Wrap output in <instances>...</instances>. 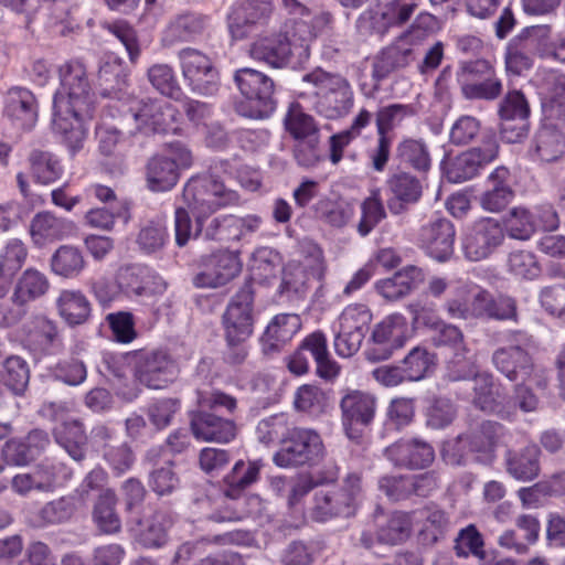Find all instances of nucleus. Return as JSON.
Here are the masks:
<instances>
[{
    "mask_svg": "<svg viewBox=\"0 0 565 565\" xmlns=\"http://www.w3.org/2000/svg\"><path fill=\"white\" fill-rule=\"evenodd\" d=\"M183 200L195 216V230L184 207L175 210V242L184 246L194 236L206 241L228 242L226 215L209 220V215L220 207L236 204L238 194L227 188L213 174L191 179L183 190Z\"/></svg>",
    "mask_w": 565,
    "mask_h": 565,
    "instance_id": "f257e3e1",
    "label": "nucleus"
},
{
    "mask_svg": "<svg viewBox=\"0 0 565 565\" xmlns=\"http://www.w3.org/2000/svg\"><path fill=\"white\" fill-rule=\"evenodd\" d=\"M60 81L61 87L54 96L53 128L74 153L83 147L86 136L83 122L92 117L95 97L79 62L62 65Z\"/></svg>",
    "mask_w": 565,
    "mask_h": 565,
    "instance_id": "f03ea898",
    "label": "nucleus"
},
{
    "mask_svg": "<svg viewBox=\"0 0 565 565\" xmlns=\"http://www.w3.org/2000/svg\"><path fill=\"white\" fill-rule=\"evenodd\" d=\"M122 113V128L128 135H134L139 130L152 132L174 131L177 110L167 100L162 98H130L129 104L119 102Z\"/></svg>",
    "mask_w": 565,
    "mask_h": 565,
    "instance_id": "7ed1b4c3",
    "label": "nucleus"
},
{
    "mask_svg": "<svg viewBox=\"0 0 565 565\" xmlns=\"http://www.w3.org/2000/svg\"><path fill=\"white\" fill-rule=\"evenodd\" d=\"M126 74L121 68L120 64L117 63H105L100 66L98 72V81L100 85V94L104 97L115 99V102L108 105V111L113 117V110L118 113V125L102 124L96 131L99 150L105 156H110L115 152L118 142L124 134H127L126 129L122 128V113L119 107V102L124 99L125 87L127 85Z\"/></svg>",
    "mask_w": 565,
    "mask_h": 565,
    "instance_id": "20e7f679",
    "label": "nucleus"
},
{
    "mask_svg": "<svg viewBox=\"0 0 565 565\" xmlns=\"http://www.w3.org/2000/svg\"><path fill=\"white\" fill-rule=\"evenodd\" d=\"M303 82L313 86L315 107L324 117L334 119L350 111L353 105V92L349 82L340 74L317 68L306 74Z\"/></svg>",
    "mask_w": 565,
    "mask_h": 565,
    "instance_id": "39448f33",
    "label": "nucleus"
},
{
    "mask_svg": "<svg viewBox=\"0 0 565 565\" xmlns=\"http://www.w3.org/2000/svg\"><path fill=\"white\" fill-rule=\"evenodd\" d=\"M324 456V446L320 435L309 428L290 426L286 436L280 439L273 461L280 468L313 466Z\"/></svg>",
    "mask_w": 565,
    "mask_h": 565,
    "instance_id": "423d86ee",
    "label": "nucleus"
},
{
    "mask_svg": "<svg viewBox=\"0 0 565 565\" xmlns=\"http://www.w3.org/2000/svg\"><path fill=\"white\" fill-rule=\"evenodd\" d=\"M361 481L360 473L350 472L340 489L316 491L309 510L310 518L317 522H326L337 516L354 515L362 492Z\"/></svg>",
    "mask_w": 565,
    "mask_h": 565,
    "instance_id": "0eeeda50",
    "label": "nucleus"
},
{
    "mask_svg": "<svg viewBox=\"0 0 565 565\" xmlns=\"http://www.w3.org/2000/svg\"><path fill=\"white\" fill-rule=\"evenodd\" d=\"M125 359L132 365L135 379L151 390L168 387L179 373L175 360L166 350L134 351Z\"/></svg>",
    "mask_w": 565,
    "mask_h": 565,
    "instance_id": "6e6552de",
    "label": "nucleus"
},
{
    "mask_svg": "<svg viewBox=\"0 0 565 565\" xmlns=\"http://www.w3.org/2000/svg\"><path fill=\"white\" fill-rule=\"evenodd\" d=\"M424 36L425 33L420 30L411 29L383 49L373 62L372 77L381 82L393 72L412 64L419 55Z\"/></svg>",
    "mask_w": 565,
    "mask_h": 565,
    "instance_id": "1a4fd4ad",
    "label": "nucleus"
},
{
    "mask_svg": "<svg viewBox=\"0 0 565 565\" xmlns=\"http://www.w3.org/2000/svg\"><path fill=\"white\" fill-rule=\"evenodd\" d=\"M234 81L237 88L253 106L249 110L239 108L241 115L262 119L268 117L275 109L274 82L264 73L253 68H241L235 72Z\"/></svg>",
    "mask_w": 565,
    "mask_h": 565,
    "instance_id": "9d476101",
    "label": "nucleus"
},
{
    "mask_svg": "<svg viewBox=\"0 0 565 565\" xmlns=\"http://www.w3.org/2000/svg\"><path fill=\"white\" fill-rule=\"evenodd\" d=\"M492 363L511 382H533L541 390L547 387L545 371L536 367L532 355L520 345L497 349L492 354Z\"/></svg>",
    "mask_w": 565,
    "mask_h": 565,
    "instance_id": "9b49d317",
    "label": "nucleus"
},
{
    "mask_svg": "<svg viewBox=\"0 0 565 565\" xmlns=\"http://www.w3.org/2000/svg\"><path fill=\"white\" fill-rule=\"evenodd\" d=\"M183 78L191 90L202 96H213L220 88L218 71L211 57L194 47H184L178 52Z\"/></svg>",
    "mask_w": 565,
    "mask_h": 565,
    "instance_id": "f8f14e48",
    "label": "nucleus"
},
{
    "mask_svg": "<svg viewBox=\"0 0 565 565\" xmlns=\"http://www.w3.org/2000/svg\"><path fill=\"white\" fill-rule=\"evenodd\" d=\"M299 41L290 34V25L286 24L284 33L262 36L254 41L249 49L253 58L262 61L273 67L285 66L297 67L302 65L309 57H300L297 53Z\"/></svg>",
    "mask_w": 565,
    "mask_h": 565,
    "instance_id": "ddd939ff",
    "label": "nucleus"
},
{
    "mask_svg": "<svg viewBox=\"0 0 565 565\" xmlns=\"http://www.w3.org/2000/svg\"><path fill=\"white\" fill-rule=\"evenodd\" d=\"M504 231L498 220L481 217L467 227L461 238V249L470 262L489 258L503 243Z\"/></svg>",
    "mask_w": 565,
    "mask_h": 565,
    "instance_id": "4468645a",
    "label": "nucleus"
},
{
    "mask_svg": "<svg viewBox=\"0 0 565 565\" xmlns=\"http://www.w3.org/2000/svg\"><path fill=\"white\" fill-rule=\"evenodd\" d=\"M504 435V427L497 422H483L469 433L460 435L444 448V457L451 465H461L462 451L468 448L473 452L491 454Z\"/></svg>",
    "mask_w": 565,
    "mask_h": 565,
    "instance_id": "2eb2a0df",
    "label": "nucleus"
},
{
    "mask_svg": "<svg viewBox=\"0 0 565 565\" xmlns=\"http://www.w3.org/2000/svg\"><path fill=\"white\" fill-rule=\"evenodd\" d=\"M499 145L493 135H487L480 147L467 150L445 166L448 181L461 183L476 177L480 169L498 157Z\"/></svg>",
    "mask_w": 565,
    "mask_h": 565,
    "instance_id": "dca6fc26",
    "label": "nucleus"
},
{
    "mask_svg": "<svg viewBox=\"0 0 565 565\" xmlns=\"http://www.w3.org/2000/svg\"><path fill=\"white\" fill-rule=\"evenodd\" d=\"M254 296L250 286L245 285L231 299L222 317L224 339L248 340L253 334Z\"/></svg>",
    "mask_w": 565,
    "mask_h": 565,
    "instance_id": "f3484780",
    "label": "nucleus"
},
{
    "mask_svg": "<svg viewBox=\"0 0 565 565\" xmlns=\"http://www.w3.org/2000/svg\"><path fill=\"white\" fill-rule=\"evenodd\" d=\"M407 330L406 319L394 313L374 327L370 343L364 352L366 360L380 362L392 356L395 350L405 343Z\"/></svg>",
    "mask_w": 565,
    "mask_h": 565,
    "instance_id": "a211bd4d",
    "label": "nucleus"
},
{
    "mask_svg": "<svg viewBox=\"0 0 565 565\" xmlns=\"http://www.w3.org/2000/svg\"><path fill=\"white\" fill-rule=\"evenodd\" d=\"M200 266V271L193 277V285L198 288H218L242 270L238 254L227 249L203 256Z\"/></svg>",
    "mask_w": 565,
    "mask_h": 565,
    "instance_id": "6ab92c4d",
    "label": "nucleus"
},
{
    "mask_svg": "<svg viewBox=\"0 0 565 565\" xmlns=\"http://www.w3.org/2000/svg\"><path fill=\"white\" fill-rule=\"evenodd\" d=\"M269 0H246L233 7L228 29L234 39L246 38L254 26L263 25L273 13Z\"/></svg>",
    "mask_w": 565,
    "mask_h": 565,
    "instance_id": "aec40b11",
    "label": "nucleus"
},
{
    "mask_svg": "<svg viewBox=\"0 0 565 565\" xmlns=\"http://www.w3.org/2000/svg\"><path fill=\"white\" fill-rule=\"evenodd\" d=\"M136 529L137 540L145 547H161L168 541V531L173 524V518L169 511L143 509L141 515L130 520Z\"/></svg>",
    "mask_w": 565,
    "mask_h": 565,
    "instance_id": "412c9836",
    "label": "nucleus"
},
{
    "mask_svg": "<svg viewBox=\"0 0 565 565\" xmlns=\"http://www.w3.org/2000/svg\"><path fill=\"white\" fill-rule=\"evenodd\" d=\"M21 332L23 347L35 358L47 354L60 338L56 323L43 315L32 316Z\"/></svg>",
    "mask_w": 565,
    "mask_h": 565,
    "instance_id": "4be33fe9",
    "label": "nucleus"
},
{
    "mask_svg": "<svg viewBox=\"0 0 565 565\" xmlns=\"http://www.w3.org/2000/svg\"><path fill=\"white\" fill-rule=\"evenodd\" d=\"M342 423L349 437L356 426H367L374 418L376 399L362 391H349L340 402Z\"/></svg>",
    "mask_w": 565,
    "mask_h": 565,
    "instance_id": "5701e85b",
    "label": "nucleus"
},
{
    "mask_svg": "<svg viewBox=\"0 0 565 565\" xmlns=\"http://www.w3.org/2000/svg\"><path fill=\"white\" fill-rule=\"evenodd\" d=\"M419 242L435 259L444 262L454 253L455 228L450 221L438 218L423 226Z\"/></svg>",
    "mask_w": 565,
    "mask_h": 565,
    "instance_id": "b1692460",
    "label": "nucleus"
},
{
    "mask_svg": "<svg viewBox=\"0 0 565 565\" xmlns=\"http://www.w3.org/2000/svg\"><path fill=\"white\" fill-rule=\"evenodd\" d=\"M193 436L202 441L228 443L236 435L235 423L214 414L196 411L190 414Z\"/></svg>",
    "mask_w": 565,
    "mask_h": 565,
    "instance_id": "393cba45",
    "label": "nucleus"
},
{
    "mask_svg": "<svg viewBox=\"0 0 565 565\" xmlns=\"http://www.w3.org/2000/svg\"><path fill=\"white\" fill-rule=\"evenodd\" d=\"M386 457L398 467L423 469L435 458L430 445L419 440H399L385 449Z\"/></svg>",
    "mask_w": 565,
    "mask_h": 565,
    "instance_id": "a878e982",
    "label": "nucleus"
},
{
    "mask_svg": "<svg viewBox=\"0 0 565 565\" xmlns=\"http://www.w3.org/2000/svg\"><path fill=\"white\" fill-rule=\"evenodd\" d=\"M207 25V18L198 12H182L172 18L162 34L164 46L179 42H193L200 38Z\"/></svg>",
    "mask_w": 565,
    "mask_h": 565,
    "instance_id": "bb28decb",
    "label": "nucleus"
},
{
    "mask_svg": "<svg viewBox=\"0 0 565 565\" xmlns=\"http://www.w3.org/2000/svg\"><path fill=\"white\" fill-rule=\"evenodd\" d=\"M387 186L393 194L387 201V206L395 215L404 213L408 205L417 203L423 195L420 180L408 172L393 174L387 180Z\"/></svg>",
    "mask_w": 565,
    "mask_h": 565,
    "instance_id": "cd10ccee",
    "label": "nucleus"
},
{
    "mask_svg": "<svg viewBox=\"0 0 565 565\" xmlns=\"http://www.w3.org/2000/svg\"><path fill=\"white\" fill-rule=\"evenodd\" d=\"M416 8L415 2L392 0L369 11V20L376 33L384 34L391 26L406 23Z\"/></svg>",
    "mask_w": 565,
    "mask_h": 565,
    "instance_id": "c85d7f7f",
    "label": "nucleus"
},
{
    "mask_svg": "<svg viewBox=\"0 0 565 565\" xmlns=\"http://www.w3.org/2000/svg\"><path fill=\"white\" fill-rule=\"evenodd\" d=\"M424 278L420 268L409 265L396 271L392 277L377 281L375 288L383 298L395 301L417 288Z\"/></svg>",
    "mask_w": 565,
    "mask_h": 565,
    "instance_id": "c756f323",
    "label": "nucleus"
},
{
    "mask_svg": "<svg viewBox=\"0 0 565 565\" xmlns=\"http://www.w3.org/2000/svg\"><path fill=\"white\" fill-rule=\"evenodd\" d=\"M151 279L148 270L139 265L121 267L117 274L118 288L130 298L149 297L166 288L163 282L152 288Z\"/></svg>",
    "mask_w": 565,
    "mask_h": 565,
    "instance_id": "7c9ffc66",
    "label": "nucleus"
},
{
    "mask_svg": "<svg viewBox=\"0 0 565 565\" xmlns=\"http://www.w3.org/2000/svg\"><path fill=\"white\" fill-rule=\"evenodd\" d=\"M47 276L36 268H26L18 278L10 297L12 303L28 306L45 296L50 289Z\"/></svg>",
    "mask_w": 565,
    "mask_h": 565,
    "instance_id": "2f4dec72",
    "label": "nucleus"
},
{
    "mask_svg": "<svg viewBox=\"0 0 565 565\" xmlns=\"http://www.w3.org/2000/svg\"><path fill=\"white\" fill-rule=\"evenodd\" d=\"M333 21L330 12H320L315 15L311 22L305 20H295L290 25V34L299 41L297 46V54L300 57L310 56L311 42L324 30H327Z\"/></svg>",
    "mask_w": 565,
    "mask_h": 565,
    "instance_id": "473e14b6",
    "label": "nucleus"
},
{
    "mask_svg": "<svg viewBox=\"0 0 565 565\" xmlns=\"http://www.w3.org/2000/svg\"><path fill=\"white\" fill-rule=\"evenodd\" d=\"M117 497L113 489L100 491L94 505L93 520L104 534H116L121 530V521L116 512Z\"/></svg>",
    "mask_w": 565,
    "mask_h": 565,
    "instance_id": "72a5a7b5",
    "label": "nucleus"
},
{
    "mask_svg": "<svg viewBox=\"0 0 565 565\" xmlns=\"http://www.w3.org/2000/svg\"><path fill=\"white\" fill-rule=\"evenodd\" d=\"M415 512H393L383 523L377 524V541L385 544H399L406 541L412 533Z\"/></svg>",
    "mask_w": 565,
    "mask_h": 565,
    "instance_id": "f704fd0d",
    "label": "nucleus"
},
{
    "mask_svg": "<svg viewBox=\"0 0 565 565\" xmlns=\"http://www.w3.org/2000/svg\"><path fill=\"white\" fill-rule=\"evenodd\" d=\"M55 440L76 461L85 458L86 434L78 420H65L54 428Z\"/></svg>",
    "mask_w": 565,
    "mask_h": 565,
    "instance_id": "c9c22d12",
    "label": "nucleus"
},
{
    "mask_svg": "<svg viewBox=\"0 0 565 565\" xmlns=\"http://www.w3.org/2000/svg\"><path fill=\"white\" fill-rule=\"evenodd\" d=\"M539 448L534 445L526 446L521 451H508L507 470L515 479L530 481L537 477Z\"/></svg>",
    "mask_w": 565,
    "mask_h": 565,
    "instance_id": "e433bc0d",
    "label": "nucleus"
},
{
    "mask_svg": "<svg viewBox=\"0 0 565 565\" xmlns=\"http://www.w3.org/2000/svg\"><path fill=\"white\" fill-rule=\"evenodd\" d=\"M260 463L257 461L235 462L231 472L224 477L226 486L224 493L227 498L237 499L242 492L258 480Z\"/></svg>",
    "mask_w": 565,
    "mask_h": 565,
    "instance_id": "4c0bfd02",
    "label": "nucleus"
},
{
    "mask_svg": "<svg viewBox=\"0 0 565 565\" xmlns=\"http://www.w3.org/2000/svg\"><path fill=\"white\" fill-rule=\"evenodd\" d=\"M51 270L63 278H76L86 266L82 250L73 245L60 246L51 257Z\"/></svg>",
    "mask_w": 565,
    "mask_h": 565,
    "instance_id": "58836bf2",
    "label": "nucleus"
},
{
    "mask_svg": "<svg viewBox=\"0 0 565 565\" xmlns=\"http://www.w3.org/2000/svg\"><path fill=\"white\" fill-rule=\"evenodd\" d=\"M179 179L177 164L166 156H154L147 166V182L152 191H168Z\"/></svg>",
    "mask_w": 565,
    "mask_h": 565,
    "instance_id": "ea45409f",
    "label": "nucleus"
},
{
    "mask_svg": "<svg viewBox=\"0 0 565 565\" xmlns=\"http://www.w3.org/2000/svg\"><path fill=\"white\" fill-rule=\"evenodd\" d=\"M60 316L71 326L84 323L90 312L86 297L77 290H63L56 299Z\"/></svg>",
    "mask_w": 565,
    "mask_h": 565,
    "instance_id": "a19ab883",
    "label": "nucleus"
},
{
    "mask_svg": "<svg viewBox=\"0 0 565 565\" xmlns=\"http://www.w3.org/2000/svg\"><path fill=\"white\" fill-rule=\"evenodd\" d=\"M66 228L64 220L47 211L35 214L30 224L32 239L39 246L62 238Z\"/></svg>",
    "mask_w": 565,
    "mask_h": 565,
    "instance_id": "79ce46f5",
    "label": "nucleus"
},
{
    "mask_svg": "<svg viewBox=\"0 0 565 565\" xmlns=\"http://www.w3.org/2000/svg\"><path fill=\"white\" fill-rule=\"evenodd\" d=\"M6 111L17 120L33 124L38 116L34 95L25 88H11L6 99Z\"/></svg>",
    "mask_w": 565,
    "mask_h": 565,
    "instance_id": "37998d69",
    "label": "nucleus"
},
{
    "mask_svg": "<svg viewBox=\"0 0 565 565\" xmlns=\"http://www.w3.org/2000/svg\"><path fill=\"white\" fill-rule=\"evenodd\" d=\"M534 149L542 161H557L565 152V136L558 129L545 125L535 135Z\"/></svg>",
    "mask_w": 565,
    "mask_h": 565,
    "instance_id": "c03bdc74",
    "label": "nucleus"
},
{
    "mask_svg": "<svg viewBox=\"0 0 565 565\" xmlns=\"http://www.w3.org/2000/svg\"><path fill=\"white\" fill-rule=\"evenodd\" d=\"M414 512L423 522L419 534L426 544L436 543L450 525L447 513L436 505L430 504Z\"/></svg>",
    "mask_w": 565,
    "mask_h": 565,
    "instance_id": "a18cd8bd",
    "label": "nucleus"
},
{
    "mask_svg": "<svg viewBox=\"0 0 565 565\" xmlns=\"http://www.w3.org/2000/svg\"><path fill=\"white\" fill-rule=\"evenodd\" d=\"M28 256L24 244L17 238L10 239L0 249V279L11 281L13 276L22 268Z\"/></svg>",
    "mask_w": 565,
    "mask_h": 565,
    "instance_id": "49530a36",
    "label": "nucleus"
},
{
    "mask_svg": "<svg viewBox=\"0 0 565 565\" xmlns=\"http://www.w3.org/2000/svg\"><path fill=\"white\" fill-rule=\"evenodd\" d=\"M435 355L426 348L415 347L402 362L403 372L409 382L423 380L434 367Z\"/></svg>",
    "mask_w": 565,
    "mask_h": 565,
    "instance_id": "de8ad7c7",
    "label": "nucleus"
},
{
    "mask_svg": "<svg viewBox=\"0 0 565 565\" xmlns=\"http://www.w3.org/2000/svg\"><path fill=\"white\" fill-rule=\"evenodd\" d=\"M287 131L296 139L320 138L319 127L312 116L306 114L299 106H292L286 118Z\"/></svg>",
    "mask_w": 565,
    "mask_h": 565,
    "instance_id": "09e8293b",
    "label": "nucleus"
},
{
    "mask_svg": "<svg viewBox=\"0 0 565 565\" xmlns=\"http://www.w3.org/2000/svg\"><path fill=\"white\" fill-rule=\"evenodd\" d=\"M397 158L418 171H427L430 168V156L424 141L417 139H404L396 148Z\"/></svg>",
    "mask_w": 565,
    "mask_h": 565,
    "instance_id": "8fccbe9b",
    "label": "nucleus"
},
{
    "mask_svg": "<svg viewBox=\"0 0 565 565\" xmlns=\"http://www.w3.org/2000/svg\"><path fill=\"white\" fill-rule=\"evenodd\" d=\"M31 475L35 482L38 491H50L57 483L71 477V470L62 462L43 461L38 465Z\"/></svg>",
    "mask_w": 565,
    "mask_h": 565,
    "instance_id": "3c124183",
    "label": "nucleus"
},
{
    "mask_svg": "<svg viewBox=\"0 0 565 565\" xmlns=\"http://www.w3.org/2000/svg\"><path fill=\"white\" fill-rule=\"evenodd\" d=\"M4 383L15 395H23L30 381V370L26 362L18 356L11 355L3 363Z\"/></svg>",
    "mask_w": 565,
    "mask_h": 565,
    "instance_id": "603ef678",
    "label": "nucleus"
},
{
    "mask_svg": "<svg viewBox=\"0 0 565 565\" xmlns=\"http://www.w3.org/2000/svg\"><path fill=\"white\" fill-rule=\"evenodd\" d=\"M280 267L281 257L278 252L269 247H260L253 253L250 270L259 280L276 277Z\"/></svg>",
    "mask_w": 565,
    "mask_h": 565,
    "instance_id": "864d4df0",
    "label": "nucleus"
},
{
    "mask_svg": "<svg viewBox=\"0 0 565 565\" xmlns=\"http://www.w3.org/2000/svg\"><path fill=\"white\" fill-rule=\"evenodd\" d=\"M507 266L510 274L526 280L536 279L542 271L536 256L527 250L511 252L508 256Z\"/></svg>",
    "mask_w": 565,
    "mask_h": 565,
    "instance_id": "5fc2aeb1",
    "label": "nucleus"
},
{
    "mask_svg": "<svg viewBox=\"0 0 565 565\" xmlns=\"http://www.w3.org/2000/svg\"><path fill=\"white\" fill-rule=\"evenodd\" d=\"M472 390L475 392L473 404L484 412H495L499 407L498 388L490 374L483 373L475 376Z\"/></svg>",
    "mask_w": 565,
    "mask_h": 565,
    "instance_id": "6e6d98bb",
    "label": "nucleus"
},
{
    "mask_svg": "<svg viewBox=\"0 0 565 565\" xmlns=\"http://www.w3.org/2000/svg\"><path fill=\"white\" fill-rule=\"evenodd\" d=\"M362 216L358 224V232L366 236L371 231L386 217V212L380 196V191L375 190L367 196L361 205Z\"/></svg>",
    "mask_w": 565,
    "mask_h": 565,
    "instance_id": "4d7b16f0",
    "label": "nucleus"
},
{
    "mask_svg": "<svg viewBox=\"0 0 565 565\" xmlns=\"http://www.w3.org/2000/svg\"><path fill=\"white\" fill-rule=\"evenodd\" d=\"M508 235L511 238L526 241L536 230V223L526 209L514 207L504 220Z\"/></svg>",
    "mask_w": 565,
    "mask_h": 565,
    "instance_id": "13d9d810",
    "label": "nucleus"
},
{
    "mask_svg": "<svg viewBox=\"0 0 565 565\" xmlns=\"http://www.w3.org/2000/svg\"><path fill=\"white\" fill-rule=\"evenodd\" d=\"M29 161L33 177L43 184L54 182L62 174L58 162L49 152L33 150L30 153Z\"/></svg>",
    "mask_w": 565,
    "mask_h": 565,
    "instance_id": "bf43d9fd",
    "label": "nucleus"
},
{
    "mask_svg": "<svg viewBox=\"0 0 565 565\" xmlns=\"http://www.w3.org/2000/svg\"><path fill=\"white\" fill-rule=\"evenodd\" d=\"M413 114L411 106L402 104H391L381 107L375 117L377 136H390L395 127Z\"/></svg>",
    "mask_w": 565,
    "mask_h": 565,
    "instance_id": "052dcab7",
    "label": "nucleus"
},
{
    "mask_svg": "<svg viewBox=\"0 0 565 565\" xmlns=\"http://www.w3.org/2000/svg\"><path fill=\"white\" fill-rule=\"evenodd\" d=\"M461 93L467 99L494 100L502 93V82L492 73L478 82H465Z\"/></svg>",
    "mask_w": 565,
    "mask_h": 565,
    "instance_id": "680f3d73",
    "label": "nucleus"
},
{
    "mask_svg": "<svg viewBox=\"0 0 565 565\" xmlns=\"http://www.w3.org/2000/svg\"><path fill=\"white\" fill-rule=\"evenodd\" d=\"M288 416L284 413L275 414L262 419L256 426V437L259 443L270 445L282 439L289 430Z\"/></svg>",
    "mask_w": 565,
    "mask_h": 565,
    "instance_id": "e2e57ef3",
    "label": "nucleus"
},
{
    "mask_svg": "<svg viewBox=\"0 0 565 565\" xmlns=\"http://www.w3.org/2000/svg\"><path fill=\"white\" fill-rule=\"evenodd\" d=\"M338 320L339 328L365 334L367 326L372 321V312L363 303H352L342 310Z\"/></svg>",
    "mask_w": 565,
    "mask_h": 565,
    "instance_id": "0e129e2a",
    "label": "nucleus"
},
{
    "mask_svg": "<svg viewBox=\"0 0 565 565\" xmlns=\"http://www.w3.org/2000/svg\"><path fill=\"white\" fill-rule=\"evenodd\" d=\"M498 114L501 120H526L530 106L524 94L518 89L509 90L499 104Z\"/></svg>",
    "mask_w": 565,
    "mask_h": 565,
    "instance_id": "69168bd1",
    "label": "nucleus"
},
{
    "mask_svg": "<svg viewBox=\"0 0 565 565\" xmlns=\"http://www.w3.org/2000/svg\"><path fill=\"white\" fill-rule=\"evenodd\" d=\"M300 326L297 315H278L266 328L265 337L268 341L285 343L298 332Z\"/></svg>",
    "mask_w": 565,
    "mask_h": 565,
    "instance_id": "338daca9",
    "label": "nucleus"
},
{
    "mask_svg": "<svg viewBox=\"0 0 565 565\" xmlns=\"http://www.w3.org/2000/svg\"><path fill=\"white\" fill-rule=\"evenodd\" d=\"M477 365L473 355L467 349V352L458 350L447 363V377L450 381H465L478 376Z\"/></svg>",
    "mask_w": 565,
    "mask_h": 565,
    "instance_id": "774afa93",
    "label": "nucleus"
}]
</instances>
